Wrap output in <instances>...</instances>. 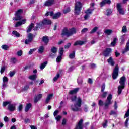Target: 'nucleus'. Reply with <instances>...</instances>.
Wrapping results in <instances>:
<instances>
[{
    "mask_svg": "<svg viewBox=\"0 0 129 129\" xmlns=\"http://www.w3.org/2000/svg\"><path fill=\"white\" fill-rule=\"evenodd\" d=\"M107 122H108L107 120H106L103 123L102 126H103V127H104V128H106V126H107Z\"/></svg>",
    "mask_w": 129,
    "mask_h": 129,
    "instance_id": "nucleus-50",
    "label": "nucleus"
},
{
    "mask_svg": "<svg viewBox=\"0 0 129 129\" xmlns=\"http://www.w3.org/2000/svg\"><path fill=\"white\" fill-rule=\"evenodd\" d=\"M17 55L19 56V57H21L23 55V51L22 50H19V51L17 52Z\"/></svg>",
    "mask_w": 129,
    "mask_h": 129,
    "instance_id": "nucleus-56",
    "label": "nucleus"
},
{
    "mask_svg": "<svg viewBox=\"0 0 129 129\" xmlns=\"http://www.w3.org/2000/svg\"><path fill=\"white\" fill-rule=\"evenodd\" d=\"M105 89V84L104 83L101 86V92H103Z\"/></svg>",
    "mask_w": 129,
    "mask_h": 129,
    "instance_id": "nucleus-48",
    "label": "nucleus"
},
{
    "mask_svg": "<svg viewBox=\"0 0 129 129\" xmlns=\"http://www.w3.org/2000/svg\"><path fill=\"white\" fill-rule=\"evenodd\" d=\"M129 116V109L127 110L125 116H124V118H125V117H128Z\"/></svg>",
    "mask_w": 129,
    "mask_h": 129,
    "instance_id": "nucleus-63",
    "label": "nucleus"
},
{
    "mask_svg": "<svg viewBox=\"0 0 129 129\" xmlns=\"http://www.w3.org/2000/svg\"><path fill=\"white\" fill-rule=\"evenodd\" d=\"M128 120H129V119L127 118L126 121H125V127H127V126H128Z\"/></svg>",
    "mask_w": 129,
    "mask_h": 129,
    "instance_id": "nucleus-60",
    "label": "nucleus"
},
{
    "mask_svg": "<svg viewBox=\"0 0 129 129\" xmlns=\"http://www.w3.org/2000/svg\"><path fill=\"white\" fill-rule=\"evenodd\" d=\"M33 28H34V23H31V25H30L27 27V33H30V32L32 31V29H33Z\"/></svg>",
    "mask_w": 129,
    "mask_h": 129,
    "instance_id": "nucleus-30",
    "label": "nucleus"
},
{
    "mask_svg": "<svg viewBox=\"0 0 129 129\" xmlns=\"http://www.w3.org/2000/svg\"><path fill=\"white\" fill-rule=\"evenodd\" d=\"M42 97H43V94H39L37 95H36L34 97V102L37 103V102H38V101H39V100H40Z\"/></svg>",
    "mask_w": 129,
    "mask_h": 129,
    "instance_id": "nucleus-15",
    "label": "nucleus"
},
{
    "mask_svg": "<svg viewBox=\"0 0 129 129\" xmlns=\"http://www.w3.org/2000/svg\"><path fill=\"white\" fill-rule=\"evenodd\" d=\"M23 9L18 10L15 14V17L13 18L14 21H20L23 19V17L21 15L23 13Z\"/></svg>",
    "mask_w": 129,
    "mask_h": 129,
    "instance_id": "nucleus-6",
    "label": "nucleus"
},
{
    "mask_svg": "<svg viewBox=\"0 0 129 129\" xmlns=\"http://www.w3.org/2000/svg\"><path fill=\"white\" fill-rule=\"evenodd\" d=\"M47 64H48V62L47 61H45L43 63H41V64L40 66V69H41V70H43V69H44V68L46 67Z\"/></svg>",
    "mask_w": 129,
    "mask_h": 129,
    "instance_id": "nucleus-32",
    "label": "nucleus"
},
{
    "mask_svg": "<svg viewBox=\"0 0 129 129\" xmlns=\"http://www.w3.org/2000/svg\"><path fill=\"white\" fill-rule=\"evenodd\" d=\"M79 91V88H77L74 89V90H72L70 91V92H69V94H70L71 95H72L73 94H76V93H77V92H78Z\"/></svg>",
    "mask_w": 129,
    "mask_h": 129,
    "instance_id": "nucleus-19",
    "label": "nucleus"
},
{
    "mask_svg": "<svg viewBox=\"0 0 129 129\" xmlns=\"http://www.w3.org/2000/svg\"><path fill=\"white\" fill-rule=\"evenodd\" d=\"M104 33L106 35H108V36L109 35H111V34L112 33V30H111V29H105Z\"/></svg>",
    "mask_w": 129,
    "mask_h": 129,
    "instance_id": "nucleus-29",
    "label": "nucleus"
},
{
    "mask_svg": "<svg viewBox=\"0 0 129 129\" xmlns=\"http://www.w3.org/2000/svg\"><path fill=\"white\" fill-rule=\"evenodd\" d=\"M98 30V27H94L90 32V34H94L95 32H96Z\"/></svg>",
    "mask_w": 129,
    "mask_h": 129,
    "instance_id": "nucleus-38",
    "label": "nucleus"
},
{
    "mask_svg": "<svg viewBox=\"0 0 129 129\" xmlns=\"http://www.w3.org/2000/svg\"><path fill=\"white\" fill-rule=\"evenodd\" d=\"M107 12V16H109V15H110L111 14V13H112V11L111 10V9H107L106 10Z\"/></svg>",
    "mask_w": 129,
    "mask_h": 129,
    "instance_id": "nucleus-53",
    "label": "nucleus"
},
{
    "mask_svg": "<svg viewBox=\"0 0 129 129\" xmlns=\"http://www.w3.org/2000/svg\"><path fill=\"white\" fill-rule=\"evenodd\" d=\"M88 83H89V84H92L93 83V81H92V79L89 78L88 80Z\"/></svg>",
    "mask_w": 129,
    "mask_h": 129,
    "instance_id": "nucleus-62",
    "label": "nucleus"
},
{
    "mask_svg": "<svg viewBox=\"0 0 129 129\" xmlns=\"http://www.w3.org/2000/svg\"><path fill=\"white\" fill-rule=\"evenodd\" d=\"M35 51H36V48L30 49L28 52L29 55H32V54H33V52H35Z\"/></svg>",
    "mask_w": 129,
    "mask_h": 129,
    "instance_id": "nucleus-52",
    "label": "nucleus"
},
{
    "mask_svg": "<svg viewBox=\"0 0 129 129\" xmlns=\"http://www.w3.org/2000/svg\"><path fill=\"white\" fill-rule=\"evenodd\" d=\"M115 44H116V38H115L111 42V45L112 46V47H114V46H115Z\"/></svg>",
    "mask_w": 129,
    "mask_h": 129,
    "instance_id": "nucleus-46",
    "label": "nucleus"
},
{
    "mask_svg": "<svg viewBox=\"0 0 129 129\" xmlns=\"http://www.w3.org/2000/svg\"><path fill=\"white\" fill-rule=\"evenodd\" d=\"M18 62V60L16 57H12L10 59V62L12 63V64H16Z\"/></svg>",
    "mask_w": 129,
    "mask_h": 129,
    "instance_id": "nucleus-33",
    "label": "nucleus"
},
{
    "mask_svg": "<svg viewBox=\"0 0 129 129\" xmlns=\"http://www.w3.org/2000/svg\"><path fill=\"white\" fill-rule=\"evenodd\" d=\"M71 100L73 102H76V96L73 95L71 97Z\"/></svg>",
    "mask_w": 129,
    "mask_h": 129,
    "instance_id": "nucleus-49",
    "label": "nucleus"
},
{
    "mask_svg": "<svg viewBox=\"0 0 129 129\" xmlns=\"http://www.w3.org/2000/svg\"><path fill=\"white\" fill-rule=\"evenodd\" d=\"M12 36L13 37H15V38H20V37H22V35H21L18 31H13L12 32Z\"/></svg>",
    "mask_w": 129,
    "mask_h": 129,
    "instance_id": "nucleus-17",
    "label": "nucleus"
},
{
    "mask_svg": "<svg viewBox=\"0 0 129 129\" xmlns=\"http://www.w3.org/2000/svg\"><path fill=\"white\" fill-rule=\"evenodd\" d=\"M31 107H32V104L31 103L27 104L25 109V112H28Z\"/></svg>",
    "mask_w": 129,
    "mask_h": 129,
    "instance_id": "nucleus-23",
    "label": "nucleus"
},
{
    "mask_svg": "<svg viewBox=\"0 0 129 129\" xmlns=\"http://www.w3.org/2000/svg\"><path fill=\"white\" fill-rule=\"evenodd\" d=\"M82 82H83V80H82V77H79L78 78V80H77V83L78 84H82Z\"/></svg>",
    "mask_w": 129,
    "mask_h": 129,
    "instance_id": "nucleus-40",
    "label": "nucleus"
},
{
    "mask_svg": "<svg viewBox=\"0 0 129 129\" xmlns=\"http://www.w3.org/2000/svg\"><path fill=\"white\" fill-rule=\"evenodd\" d=\"M117 9L120 15H124V10H123L122 7H121V4H117Z\"/></svg>",
    "mask_w": 129,
    "mask_h": 129,
    "instance_id": "nucleus-10",
    "label": "nucleus"
},
{
    "mask_svg": "<svg viewBox=\"0 0 129 129\" xmlns=\"http://www.w3.org/2000/svg\"><path fill=\"white\" fill-rule=\"evenodd\" d=\"M60 56H63V53H64V48H60L59 50Z\"/></svg>",
    "mask_w": 129,
    "mask_h": 129,
    "instance_id": "nucleus-44",
    "label": "nucleus"
},
{
    "mask_svg": "<svg viewBox=\"0 0 129 129\" xmlns=\"http://www.w3.org/2000/svg\"><path fill=\"white\" fill-rule=\"evenodd\" d=\"M9 81V79H8V78L6 76L3 77V83H7Z\"/></svg>",
    "mask_w": 129,
    "mask_h": 129,
    "instance_id": "nucleus-45",
    "label": "nucleus"
},
{
    "mask_svg": "<svg viewBox=\"0 0 129 129\" xmlns=\"http://www.w3.org/2000/svg\"><path fill=\"white\" fill-rule=\"evenodd\" d=\"M81 98L80 97L78 98L77 103L74 104V105H72L71 107V110L73 111H79L81 110Z\"/></svg>",
    "mask_w": 129,
    "mask_h": 129,
    "instance_id": "nucleus-3",
    "label": "nucleus"
},
{
    "mask_svg": "<svg viewBox=\"0 0 129 129\" xmlns=\"http://www.w3.org/2000/svg\"><path fill=\"white\" fill-rule=\"evenodd\" d=\"M111 3V1H110V0H104L100 4L101 7H103L105 4H108L109 5Z\"/></svg>",
    "mask_w": 129,
    "mask_h": 129,
    "instance_id": "nucleus-25",
    "label": "nucleus"
},
{
    "mask_svg": "<svg viewBox=\"0 0 129 129\" xmlns=\"http://www.w3.org/2000/svg\"><path fill=\"white\" fill-rule=\"evenodd\" d=\"M111 48H106L103 52V55L105 57H108L109 54L111 53Z\"/></svg>",
    "mask_w": 129,
    "mask_h": 129,
    "instance_id": "nucleus-12",
    "label": "nucleus"
},
{
    "mask_svg": "<svg viewBox=\"0 0 129 129\" xmlns=\"http://www.w3.org/2000/svg\"><path fill=\"white\" fill-rule=\"evenodd\" d=\"M8 105V109L9 111H15L16 110V104H12L10 101H5L3 102V107H6Z\"/></svg>",
    "mask_w": 129,
    "mask_h": 129,
    "instance_id": "nucleus-4",
    "label": "nucleus"
},
{
    "mask_svg": "<svg viewBox=\"0 0 129 129\" xmlns=\"http://www.w3.org/2000/svg\"><path fill=\"white\" fill-rule=\"evenodd\" d=\"M44 46H41L39 47V49H38V53H40V54H42L43 52H44Z\"/></svg>",
    "mask_w": 129,
    "mask_h": 129,
    "instance_id": "nucleus-39",
    "label": "nucleus"
},
{
    "mask_svg": "<svg viewBox=\"0 0 129 129\" xmlns=\"http://www.w3.org/2000/svg\"><path fill=\"white\" fill-rule=\"evenodd\" d=\"M118 66L116 65L115 67L114 70L113 71L112 77L113 79H116L118 76V70H119Z\"/></svg>",
    "mask_w": 129,
    "mask_h": 129,
    "instance_id": "nucleus-9",
    "label": "nucleus"
},
{
    "mask_svg": "<svg viewBox=\"0 0 129 129\" xmlns=\"http://www.w3.org/2000/svg\"><path fill=\"white\" fill-rule=\"evenodd\" d=\"M107 62L110 65H111V66H114V61H113V59H112V57H110L109 59H108Z\"/></svg>",
    "mask_w": 129,
    "mask_h": 129,
    "instance_id": "nucleus-26",
    "label": "nucleus"
},
{
    "mask_svg": "<svg viewBox=\"0 0 129 129\" xmlns=\"http://www.w3.org/2000/svg\"><path fill=\"white\" fill-rule=\"evenodd\" d=\"M57 47H53L51 48V52L52 53H51L50 54V57H55V56L56 55V53H57Z\"/></svg>",
    "mask_w": 129,
    "mask_h": 129,
    "instance_id": "nucleus-13",
    "label": "nucleus"
},
{
    "mask_svg": "<svg viewBox=\"0 0 129 129\" xmlns=\"http://www.w3.org/2000/svg\"><path fill=\"white\" fill-rule=\"evenodd\" d=\"M69 12H70V7L67 8L66 10H64L63 11L64 14H67V13H69Z\"/></svg>",
    "mask_w": 129,
    "mask_h": 129,
    "instance_id": "nucleus-55",
    "label": "nucleus"
},
{
    "mask_svg": "<svg viewBox=\"0 0 129 129\" xmlns=\"http://www.w3.org/2000/svg\"><path fill=\"white\" fill-rule=\"evenodd\" d=\"M52 24V21L50 20L44 19L40 23H38L37 26L34 28V31H38L39 28H42L43 25H51Z\"/></svg>",
    "mask_w": 129,
    "mask_h": 129,
    "instance_id": "nucleus-5",
    "label": "nucleus"
},
{
    "mask_svg": "<svg viewBox=\"0 0 129 129\" xmlns=\"http://www.w3.org/2000/svg\"><path fill=\"white\" fill-rule=\"evenodd\" d=\"M60 16H61V13L58 12L55 14H54L52 18L54 19V20H56V19H58V18H60Z\"/></svg>",
    "mask_w": 129,
    "mask_h": 129,
    "instance_id": "nucleus-31",
    "label": "nucleus"
},
{
    "mask_svg": "<svg viewBox=\"0 0 129 129\" xmlns=\"http://www.w3.org/2000/svg\"><path fill=\"white\" fill-rule=\"evenodd\" d=\"M6 86H7V83H3L2 86V89H5Z\"/></svg>",
    "mask_w": 129,
    "mask_h": 129,
    "instance_id": "nucleus-58",
    "label": "nucleus"
},
{
    "mask_svg": "<svg viewBox=\"0 0 129 129\" xmlns=\"http://www.w3.org/2000/svg\"><path fill=\"white\" fill-rule=\"evenodd\" d=\"M75 57V51H73L72 53H70L69 55L70 59H73Z\"/></svg>",
    "mask_w": 129,
    "mask_h": 129,
    "instance_id": "nucleus-36",
    "label": "nucleus"
},
{
    "mask_svg": "<svg viewBox=\"0 0 129 129\" xmlns=\"http://www.w3.org/2000/svg\"><path fill=\"white\" fill-rule=\"evenodd\" d=\"M92 12H93V9H88L85 12L86 14L84 17V19L85 21H87V20H88V19H89V17H90V15L92 14Z\"/></svg>",
    "mask_w": 129,
    "mask_h": 129,
    "instance_id": "nucleus-8",
    "label": "nucleus"
},
{
    "mask_svg": "<svg viewBox=\"0 0 129 129\" xmlns=\"http://www.w3.org/2000/svg\"><path fill=\"white\" fill-rule=\"evenodd\" d=\"M84 111H85L86 112H87V111H88V107L87 106V105H85L84 107Z\"/></svg>",
    "mask_w": 129,
    "mask_h": 129,
    "instance_id": "nucleus-59",
    "label": "nucleus"
},
{
    "mask_svg": "<svg viewBox=\"0 0 129 129\" xmlns=\"http://www.w3.org/2000/svg\"><path fill=\"white\" fill-rule=\"evenodd\" d=\"M5 70H6V67L5 66H2L1 69V74H3L4 72H5Z\"/></svg>",
    "mask_w": 129,
    "mask_h": 129,
    "instance_id": "nucleus-43",
    "label": "nucleus"
},
{
    "mask_svg": "<svg viewBox=\"0 0 129 129\" xmlns=\"http://www.w3.org/2000/svg\"><path fill=\"white\" fill-rule=\"evenodd\" d=\"M26 23V19H23L21 21H19L16 23L15 24V27H20V26H22V25H24V24Z\"/></svg>",
    "mask_w": 129,
    "mask_h": 129,
    "instance_id": "nucleus-18",
    "label": "nucleus"
},
{
    "mask_svg": "<svg viewBox=\"0 0 129 129\" xmlns=\"http://www.w3.org/2000/svg\"><path fill=\"white\" fill-rule=\"evenodd\" d=\"M101 92L102 93L99 95V98H106V96H107L108 92L104 91Z\"/></svg>",
    "mask_w": 129,
    "mask_h": 129,
    "instance_id": "nucleus-20",
    "label": "nucleus"
},
{
    "mask_svg": "<svg viewBox=\"0 0 129 129\" xmlns=\"http://www.w3.org/2000/svg\"><path fill=\"white\" fill-rule=\"evenodd\" d=\"M71 46V43H68L66 45H65L64 46V49H68L69 48V47H70Z\"/></svg>",
    "mask_w": 129,
    "mask_h": 129,
    "instance_id": "nucleus-61",
    "label": "nucleus"
},
{
    "mask_svg": "<svg viewBox=\"0 0 129 129\" xmlns=\"http://www.w3.org/2000/svg\"><path fill=\"white\" fill-rule=\"evenodd\" d=\"M42 41L44 44H48V43H49V38H48V36H43Z\"/></svg>",
    "mask_w": 129,
    "mask_h": 129,
    "instance_id": "nucleus-28",
    "label": "nucleus"
},
{
    "mask_svg": "<svg viewBox=\"0 0 129 129\" xmlns=\"http://www.w3.org/2000/svg\"><path fill=\"white\" fill-rule=\"evenodd\" d=\"M87 31H88V29H87V28H85L81 31V33L82 34H84V33H86Z\"/></svg>",
    "mask_w": 129,
    "mask_h": 129,
    "instance_id": "nucleus-57",
    "label": "nucleus"
},
{
    "mask_svg": "<svg viewBox=\"0 0 129 129\" xmlns=\"http://www.w3.org/2000/svg\"><path fill=\"white\" fill-rule=\"evenodd\" d=\"M125 77H122L119 81L120 85L122 86H125Z\"/></svg>",
    "mask_w": 129,
    "mask_h": 129,
    "instance_id": "nucleus-16",
    "label": "nucleus"
},
{
    "mask_svg": "<svg viewBox=\"0 0 129 129\" xmlns=\"http://www.w3.org/2000/svg\"><path fill=\"white\" fill-rule=\"evenodd\" d=\"M53 98V94H50L47 96V97L46 99L45 102L46 103H49V101L52 99Z\"/></svg>",
    "mask_w": 129,
    "mask_h": 129,
    "instance_id": "nucleus-22",
    "label": "nucleus"
},
{
    "mask_svg": "<svg viewBox=\"0 0 129 129\" xmlns=\"http://www.w3.org/2000/svg\"><path fill=\"white\" fill-rule=\"evenodd\" d=\"M48 15H49V16L52 17V16H54V12L53 11H51L50 12H47L45 14V16H48Z\"/></svg>",
    "mask_w": 129,
    "mask_h": 129,
    "instance_id": "nucleus-51",
    "label": "nucleus"
},
{
    "mask_svg": "<svg viewBox=\"0 0 129 129\" xmlns=\"http://www.w3.org/2000/svg\"><path fill=\"white\" fill-rule=\"evenodd\" d=\"M73 34H76V29L75 28H73L68 29L67 28H64L62 30L61 36L62 37H64V36L70 37V36H72Z\"/></svg>",
    "mask_w": 129,
    "mask_h": 129,
    "instance_id": "nucleus-2",
    "label": "nucleus"
},
{
    "mask_svg": "<svg viewBox=\"0 0 129 129\" xmlns=\"http://www.w3.org/2000/svg\"><path fill=\"white\" fill-rule=\"evenodd\" d=\"M59 77H60V74H57L55 77L53 78V81L56 82L59 79Z\"/></svg>",
    "mask_w": 129,
    "mask_h": 129,
    "instance_id": "nucleus-41",
    "label": "nucleus"
},
{
    "mask_svg": "<svg viewBox=\"0 0 129 129\" xmlns=\"http://www.w3.org/2000/svg\"><path fill=\"white\" fill-rule=\"evenodd\" d=\"M62 60V55L58 56L56 59V62L57 63H60Z\"/></svg>",
    "mask_w": 129,
    "mask_h": 129,
    "instance_id": "nucleus-37",
    "label": "nucleus"
},
{
    "mask_svg": "<svg viewBox=\"0 0 129 129\" xmlns=\"http://www.w3.org/2000/svg\"><path fill=\"white\" fill-rule=\"evenodd\" d=\"M55 1L54 0H47L44 3V6L45 7H50V6H52V5H53Z\"/></svg>",
    "mask_w": 129,
    "mask_h": 129,
    "instance_id": "nucleus-11",
    "label": "nucleus"
},
{
    "mask_svg": "<svg viewBox=\"0 0 129 129\" xmlns=\"http://www.w3.org/2000/svg\"><path fill=\"white\" fill-rule=\"evenodd\" d=\"M15 72L13 71V72H10L9 73V75L10 76V77H13V76H14V75H15Z\"/></svg>",
    "mask_w": 129,
    "mask_h": 129,
    "instance_id": "nucleus-64",
    "label": "nucleus"
},
{
    "mask_svg": "<svg viewBox=\"0 0 129 129\" xmlns=\"http://www.w3.org/2000/svg\"><path fill=\"white\" fill-rule=\"evenodd\" d=\"M129 50V42H128L126 45V48H125L124 50L123 51V54H124L126 52L128 51Z\"/></svg>",
    "mask_w": 129,
    "mask_h": 129,
    "instance_id": "nucleus-35",
    "label": "nucleus"
},
{
    "mask_svg": "<svg viewBox=\"0 0 129 129\" xmlns=\"http://www.w3.org/2000/svg\"><path fill=\"white\" fill-rule=\"evenodd\" d=\"M34 35H33L31 33H29L28 35H27V38L29 40H30L31 41H33V39H34Z\"/></svg>",
    "mask_w": 129,
    "mask_h": 129,
    "instance_id": "nucleus-34",
    "label": "nucleus"
},
{
    "mask_svg": "<svg viewBox=\"0 0 129 129\" xmlns=\"http://www.w3.org/2000/svg\"><path fill=\"white\" fill-rule=\"evenodd\" d=\"M32 42V40L30 39H26L25 41V45H29V43H31Z\"/></svg>",
    "mask_w": 129,
    "mask_h": 129,
    "instance_id": "nucleus-54",
    "label": "nucleus"
},
{
    "mask_svg": "<svg viewBox=\"0 0 129 129\" xmlns=\"http://www.w3.org/2000/svg\"><path fill=\"white\" fill-rule=\"evenodd\" d=\"M112 95L110 94H109L107 97V99L104 103L102 100H99L98 104L99 106H103L104 105L105 109H107L109 105L112 104Z\"/></svg>",
    "mask_w": 129,
    "mask_h": 129,
    "instance_id": "nucleus-1",
    "label": "nucleus"
},
{
    "mask_svg": "<svg viewBox=\"0 0 129 129\" xmlns=\"http://www.w3.org/2000/svg\"><path fill=\"white\" fill-rule=\"evenodd\" d=\"M82 8V4L81 2H78L75 4V14L76 15H79L80 14V11Z\"/></svg>",
    "mask_w": 129,
    "mask_h": 129,
    "instance_id": "nucleus-7",
    "label": "nucleus"
},
{
    "mask_svg": "<svg viewBox=\"0 0 129 129\" xmlns=\"http://www.w3.org/2000/svg\"><path fill=\"white\" fill-rule=\"evenodd\" d=\"M9 48H10L9 47V46L7 45H3L2 46V48L3 49V50H9Z\"/></svg>",
    "mask_w": 129,
    "mask_h": 129,
    "instance_id": "nucleus-42",
    "label": "nucleus"
},
{
    "mask_svg": "<svg viewBox=\"0 0 129 129\" xmlns=\"http://www.w3.org/2000/svg\"><path fill=\"white\" fill-rule=\"evenodd\" d=\"M37 75L36 74H35V75H31V76H29L28 78L29 79H30V80H36L37 79Z\"/></svg>",
    "mask_w": 129,
    "mask_h": 129,
    "instance_id": "nucleus-27",
    "label": "nucleus"
},
{
    "mask_svg": "<svg viewBox=\"0 0 129 129\" xmlns=\"http://www.w3.org/2000/svg\"><path fill=\"white\" fill-rule=\"evenodd\" d=\"M83 44H84V41H77L76 42H75L74 43V46H78V45H79L80 46H82V45H83Z\"/></svg>",
    "mask_w": 129,
    "mask_h": 129,
    "instance_id": "nucleus-24",
    "label": "nucleus"
},
{
    "mask_svg": "<svg viewBox=\"0 0 129 129\" xmlns=\"http://www.w3.org/2000/svg\"><path fill=\"white\" fill-rule=\"evenodd\" d=\"M122 33H125L126 32H127V29L126 28V26H123L122 28Z\"/></svg>",
    "mask_w": 129,
    "mask_h": 129,
    "instance_id": "nucleus-47",
    "label": "nucleus"
},
{
    "mask_svg": "<svg viewBox=\"0 0 129 129\" xmlns=\"http://www.w3.org/2000/svg\"><path fill=\"white\" fill-rule=\"evenodd\" d=\"M124 87H125V86H121V85H119L118 87V95L121 94V92H122V89H124Z\"/></svg>",
    "mask_w": 129,
    "mask_h": 129,
    "instance_id": "nucleus-21",
    "label": "nucleus"
},
{
    "mask_svg": "<svg viewBox=\"0 0 129 129\" xmlns=\"http://www.w3.org/2000/svg\"><path fill=\"white\" fill-rule=\"evenodd\" d=\"M83 123V120L82 119H80L78 124L76 126V128L75 129H83V127H82Z\"/></svg>",
    "mask_w": 129,
    "mask_h": 129,
    "instance_id": "nucleus-14",
    "label": "nucleus"
}]
</instances>
